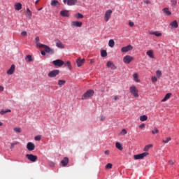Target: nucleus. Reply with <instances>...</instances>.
I'll return each mask as SVG.
<instances>
[{
  "label": "nucleus",
  "instance_id": "55",
  "mask_svg": "<svg viewBox=\"0 0 179 179\" xmlns=\"http://www.w3.org/2000/svg\"><path fill=\"white\" fill-rule=\"evenodd\" d=\"M21 35H22V36H27V32H26V31H22V32H21Z\"/></svg>",
  "mask_w": 179,
  "mask_h": 179
},
{
  "label": "nucleus",
  "instance_id": "62",
  "mask_svg": "<svg viewBox=\"0 0 179 179\" xmlns=\"http://www.w3.org/2000/svg\"><path fill=\"white\" fill-rule=\"evenodd\" d=\"M3 124L0 122V127H2Z\"/></svg>",
  "mask_w": 179,
  "mask_h": 179
},
{
  "label": "nucleus",
  "instance_id": "29",
  "mask_svg": "<svg viewBox=\"0 0 179 179\" xmlns=\"http://www.w3.org/2000/svg\"><path fill=\"white\" fill-rule=\"evenodd\" d=\"M151 148H153V144H149L145 145L143 150L144 152H148V150H149V149H150Z\"/></svg>",
  "mask_w": 179,
  "mask_h": 179
},
{
  "label": "nucleus",
  "instance_id": "28",
  "mask_svg": "<svg viewBox=\"0 0 179 179\" xmlns=\"http://www.w3.org/2000/svg\"><path fill=\"white\" fill-rule=\"evenodd\" d=\"M64 66L67 67L69 71H72V65H71V62L67 61L64 64Z\"/></svg>",
  "mask_w": 179,
  "mask_h": 179
},
{
  "label": "nucleus",
  "instance_id": "14",
  "mask_svg": "<svg viewBox=\"0 0 179 179\" xmlns=\"http://www.w3.org/2000/svg\"><path fill=\"white\" fill-rule=\"evenodd\" d=\"M15 68V64H12L10 68L7 71V75H13Z\"/></svg>",
  "mask_w": 179,
  "mask_h": 179
},
{
  "label": "nucleus",
  "instance_id": "10",
  "mask_svg": "<svg viewBox=\"0 0 179 179\" xmlns=\"http://www.w3.org/2000/svg\"><path fill=\"white\" fill-rule=\"evenodd\" d=\"M149 155V152H143L142 154H138L134 155L135 160H139V159H143L144 157H146V156Z\"/></svg>",
  "mask_w": 179,
  "mask_h": 179
},
{
  "label": "nucleus",
  "instance_id": "19",
  "mask_svg": "<svg viewBox=\"0 0 179 179\" xmlns=\"http://www.w3.org/2000/svg\"><path fill=\"white\" fill-rule=\"evenodd\" d=\"M56 47H57L58 48H65V45H64V43H62V42H61V41L59 40L56 41Z\"/></svg>",
  "mask_w": 179,
  "mask_h": 179
},
{
  "label": "nucleus",
  "instance_id": "2",
  "mask_svg": "<svg viewBox=\"0 0 179 179\" xmlns=\"http://www.w3.org/2000/svg\"><path fill=\"white\" fill-rule=\"evenodd\" d=\"M94 94V90H87L82 96V100H87V99H90Z\"/></svg>",
  "mask_w": 179,
  "mask_h": 179
},
{
  "label": "nucleus",
  "instance_id": "61",
  "mask_svg": "<svg viewBox=\"0 0 179 179\" xmlns=\"http://www.w3.org/2000/svg\"><path fill=\"white\" fill-rule=\"evenodd\" d=\"M38 2H40V0H37V1L35 2V5H37V3H38Z\"/></svg>",
  "mask_w": 179,
  "mask_h": 179
},
{
  "label": "nucleus",
  "instance_id": "50",
  "mask_svg": "<svg viewBox=\"0 0 179 179\" xmlns=\"http://www.w3.org/2000/svg\"><path fill=\"white\" fill-rule=\"evenodd\" d=\"M41 137L40 136H36L35 137V141H41Z\"/></svg>",
  "mask_w": 179,
  "mask_h": 179
},
{
  "label": "nucleus",
  "instance_id": "24",
  "mask_svg": "<svg viewBox=\"0 0 179 179\" xmlns=\"http://www.w3.org/2000/svg\"><path fill=\"white\" fill-rule=\"evenodd\" d=\"M172 95L173 94L171 93L166 94L164 99L162 100V102L164 103L165 101H167V100H169V99H170V97H171Z\"/></svg>",
  "mask_w": 179,
  "mask_h": 179
},
{
  "label": "nucleus",
  "instance_id": "18",
  "mask_svg": "<svg viewBox=\"0 0 179 179\" xmlns=\"http://www.w3.org/2000/svg\"><path fill=\"white\" fill-rule=\"evenodd\" d=\"M69 163V159L66 157H65L63 160H62L61 164H62L63 167H65V166H67Z\"/></svg>",
  "mask_w": 179,
  "mask_h": 179
},
{
  "label": "nucleus",
  "instance_id": "48",
  "mask_svg": "<svg viewBox=\"0 0 179 179\" xmlns=\"http://www.w3.org/2000/svg\"><path fill=\"white\" fill-rule=\"evenodd\" d=\"M100 121H106V116L101 115L100 117Z\"/></svg>",
  "mask_w": 179,
  "mask_h": 179
},
{
  "label": "nucleus",
  "instance_id": "23",
  "mask_svg": "<svg viewBox=\"0 0 179 179\" xmlns=\"http://www.w3.org/2000/svg\"><path fill=\"white\" fill-rule=\"evenodd\" d=\"M85 59H78L76 62H77V65L78 67L82 66V65H83L85 64Z\"/></svg>",
  "mask_w": 179,
  "mask_h": 179
},
{
  "label": "nucleus",
  "instance_id": "49",
  "mask_svg": "<svg viewBox=\"0 0 179 179\" xmlns=\"http://www.w3.org/2000/svg\"><path fill=\"white\" fill-rule=\"evenodd\" d=\"M122 134H123V135H127V129H123L122 130Z\"/></svg>",
  "mask_w": 179,
  "mask_h": 179
},
{
  "label": "nucleus",
  "instance_id": "9",
  "mask_svg": "<svg viewBox=\"0 0 179 179\" xmlns=\"http://www.w3.org/2000/svg\"><path fill=\"white\" fill-rule=\"evenodd\" d=\"M52 64L55 65V66H58L59 68H61V66H62V65H64L65 62L62 59H56L52 62Z\"/></svg>",
  "mask_w": 179,
  "mask_h": 179
},
{
  "label": "nucleus",
  "instance_id": "32",
  "mask_svg": "<svg viewBox=\"0 0 179 179\" xmlns=\"http://www.w3.org/2000/svg\"><path fill=\"white\" fill-rule=\"evenodd\" d=\"M12 110H10V109H7L6 110H1L0 111V114L1 115H3L4 114H6L7 113H11Z\"/></svg>",
  "mask_w": 179,
  "mask_h": 179
},
{
  "label": "nucleus",
  "instance_id": "37",
  "mask_svg": "<svg viewBox=\"0 0 179 179\" xmlns=\"http://www.w3.org/2000/svg\"><path fill=\"white\" fill-rule=\"evenodd\" d=\"M65 83H66V81H65V80H58L59 86H62V85H65Z\"/></svg>",
  "mask_w": 179,
  "mask_h": 179
},
{
  "label": "nucleus",
  "instance_id": "40",
  "mask_svg": "<svg viewBox=\"0 0 179 179\" xmlns=\"http://www.w3.org/2000/svg\"><path fill=\"white\" fill-rule=\"evenodd\" d=\"M107 55V51L103 50L101 51V57H106Z\"/></svg>",
  "mask_w": 179,
  "mask_h": 179
},
{
  "label": "nucleus",
  "instance_id": "16",
  "mask_svg": "<svg viewBox=\"0 0 179 179\" xmlns=\"http://www.w3.org/2000/svg\"><path fill=\"white\" fill-rule=\"evenodd\" d=\"M162 12L164 13L165 16H171V11H170L169 8H163Z\"/></svg>",
  "mask_w": 179,
  "mask_h": 179
},
{
  "label": "nucleus",
  "instance_id": "43",
  "mask_svg": "<svg viewBox=\"0 0 179 179\" xmlns=\"http://www.w3.org/2000/svg\"><path fill=\"white\" fill-rule=\"evenodd\" d=\"M27 16H29L30 17H31V16H32L31 11L30 10L29 8L27 9Z\"/></svg>",
  "mask_w": 179,
  "mask_h": 179
},
{
  "label": "nucleus",
  "instance_id": "63",
  "mask_svg": "<svg viewBox=\"0 0 179 179\" xmlns=\"http://www.w3.org/2000/svg\"><path fill=\"white\" fill-rule=\"evenodd\" d=\"M41 9H43V8H38V10H41Z\"/></svg>",
  "mask_w": 179,
  "mask_h": 179
},
{
  "label": "nucleus",
  "instance_id": "41",
  "mask_svg": "<svg viewBox=\"0 0 179 179\" xmlns=\"http://www.w3.org/2000/svg\"><path fill=\"white\" fill-rule=\"evenodd\" d=\"M152 135H155V134H159V129L157 128H155L154 130H152Z\"/></svg>",
  "mask_w": 179,
  "mask_h": 179
},
{
  "label": "nucleus",
  "instance_id": "12",
  "mask_svg": "<svg viewBox=\"0 0 179 179\" xmlns=\"http://www.w3.org/2000/svg\"><path fill=\"white\" fill-rule=\"evenodd\" d=\"M134 48V47H132V45H129L127 46H125V47H123L121 48V51L122 52H128V51H131Z\"/></svg>",
  "mask_w": 179,
  "mask_h": 179
},
{
  "label": "nucleus",
  "instance_id": "27",
  "mask_svg": "<svg viewBox=\"0 0 179 179\" xmlns=\"http://www.w3.org/2000/svg\"><path fill=\"white\" fill-rule=\"evenodd\" d=\"M133 78H134V80H135L137 83H139V82H141V80H139V75L138 74V73H136L133 75Z\"/></svg>",
  "mask_w": 179,
  "mask_h": 179
},
{
  "label": "nucleus",
  "instance_id": "47",
  "mask_svg": "<svg viewBox=\"0 0 179 179\" xmlns=\"http://www.w3.org/2000/svg\"><path fill=\"white\" fill-rule=\"evenodd\" d=\"M145 127H146V124H145V123H143L138 127V128H140V129H142L145 128Z\"/></svg>",
  "mask_w": 179,
  "mask_h": 179
},
{
  "label": "nucleus",
  "instance_id": "36",
  "mask_svg": "<svg viewBox=\"0 0 179 179\" xmlns=\"http://www.w3.org/2000/svg\"><path fill=\"white\" fill-rule=\"evenodd\" d=\"M171 6L176 8L177 6V0H171Z\"/></svg>",
  "mask_w": 179,
  "mask_h": 179
},
{
  "label": "nucleus",
  "instance_id": "31",
  "mask_svg": "<svg viewBox=\"0 0 179 179\" xmlns=\"http://www.w3.org/2000/svg\"><path fill=\"white\" fill-rule=\"evenodd\" d=\"M76 19H83V15H82L80 13H78L75 14Z\"/></svg>",
  "mask_w": 179,
  "mask_h": 179
},
{
  "label": "nucleus",
  "instance_id": "25",
  "mask_svg": "<svg viewBox=\"0 0 179 179\" xmlns=\"http://www.w3.org/2000/svg\"><path fill=\"white\" fill-rule=\"evenodd\" d=\"M14 9H15V10H20V9H22V3H15L14 5Z\"/></svg>",
  "mask_w": 179,
  "mask_h": 179
},
{
  "label": "nucleus",
  "instance_id": "8",
  "mask_svg": "<svg viewBox=\"0 0 179 179\" xmlns=\"http://www.w3.org/2000/svg\"><path fill=\"white\" fill-rule=\"evenodd\" d=\"M113 14V10H108L106 11L104 15V19L106 22H108L110 20V18L111 17V15Z\"/></svg>",
  "mask_w": 179,
  "mask_h": 179
},
{
  "label": "nucleus",
  "instance_id": "46",
  "mask_svg": "<svg viewBox=\"0 0 179 179\" xmlns=\"http://www.w3.org/2000/svg\"><path fill=\"white\" fill-rule=\"evenodd\" d=\"M106 169H113V164H108L106 166Z\"/></svg>",
  "mask_w": 179,
  "mask_h": 179
},
{
  "label": "nucleus",
  "instance_id": "35",
  "mask_svg": "<svg viewBox=\"0 0 179 179\" xmlns=\"http://www.w3.org/2000/svg\"><path fill=\"white\" fill-rule=\"evenodd\" d=\"M156 76L158 79H160V78H162V71L157 70L156 71Z\"/></svg>",
  "mask_w": 179,
  "mask_h": 179
},
{
  "label": "nucleus",
  "instance_id": "56",
  "mask_svg": "<svg viewBox=\"0 0 179 179\" xmlns=\"http://www.w3.org/2000/svg\"><path fill=\"white\" fill-rule=\"evenodd\" d=\"M104 154L108 156V155H110V150H105Z\"/></svg>",
  "mask_w": 179,
  "mask_h": 179
},
{
  "label": "nucleus",
  "instance_id": "39",
  "mask_svg": "<svg viewBox=\"0 0 179 179\" xmlns=\"http://www.w3.org/2000/svg\"><path fill=\"white\" fill-rule=\"evenodd\" d=\"M27 59H28V62H33V58L31 57V55H28L26 57Z\"/></svg>",
  "mask_w": 179,
  "mask_h": 179
},
{
  "label": "nucleus",
  "instance_id": "53",
  "mask_svg": "<svg viewBox=\"0 0 179 179\" xmlns=\"http://www.w3.org/2000/svg\"><path fill=\"white\" fill-rule=\"evenodd\" d=\"M169 163L170 166H173V164H174V161L171 159L169 161Z\"/></svg>",
  "mask_w": 179,
  "mask_h": 179
},
{
  "label": "nucleus",
  "instance_id": "44",
  "mask_svg": "<svg viewBox=\"0 0 179 179\" xmlns=\"http://www.w3.org/2000/svg\"><path fill=\"white\" fill-rule=\"evenodd\" d=\"M170 141H171V138L168 137V138H166V140L162 141V142H163L164 143H169V142H170Z\"/></svg>",
  "mask_w": 179,
  "mask_h": 179
},
{
  "label": "nucleus",
  "instance_id": "52",
  "mask_svg": "<svg viewBox=\"0 0 179 179\" xmlns=\"http://www.w3.org/2000/svg\"><path fill=\"white\" fill-rule=\"evenodd\" d=\"M35 41L36 42V47H37V43H38V41H40V38L38 36L36 37Z\"/></svg>",
  "mask_w": 179,
  "mask_h": 179
},
{
  "label": "nucleus",
  "instance_id": "7",
  "mask_svg": "<svg viewBox=\"0 0 179 179\" xmlns=\"http://www.w3.org/2000/svg\"><path fill=\"white\" fill-rule=\"evenodd\" d=\"M59 75V70H53L48 73V76L49 78H56Z\"/></svg>",
  "mask_w": 179,
  "mask_h": 179
},
{
  "label": "nucleus",
  "instance_id": "4",
  "mask_svg": "<svg viewBox=\"0 0 179 179\" xmlns=\"http://www.w3.org/2000/svg\"><path fill=\"white\" fill-rule=\"evenodd\" d=\"M63 3L68 6H74L78 3V0H63Z\"/></svg>",
  "mask_w": 179,
  "mask_h": 179
},
{
  "label": "nucleus",
  "instance_id": "15",
  "mask_svg": "<svg viewBox=\"0 0 179 179\" xmlns=\"http://www.w3.org/2000/svg\"><path fill=\"white\" fill-rule=\"evenodd\" d=\"M60 15L63 17H69V10H62V11H60Z\"/></svg>",
  "mask_w": 179,
  "mask_h": 179
},
{
  "label": "nucleus",
  "instance_id": "13",
  "mask_svg": "<svg viewBox=\"0 0 179 179\" xmlns=\"http://www.w3.org/2000/svg\"><path fill=\"white\" fill-rule=\"evenodd\" d=\"M82 22L79 21H72L71 22V26L72 27H82Z\"/></svg>",
  "mask_w": 179,
  "mask_h": 179
},
{
  "label": "nucleus",
  "instance_id": "22",
  "mask_svg": "<svg viewBox=\"0 0 179 179\" xmlns=\"http://www.w3.org/2000/svg\"><path fill=\"white\" fill-rule=\"evenodd\" d=\"M51 6H57V8L59 6L60 3L59 1L57 0H52L50 3Z\"/></svg>",
  "mask_w": 179,
  "mask_h": 179
},
{
  "label": "nucleus",
  "instance_id": "54",
  "mask_svg": "<svg viewBox=\"0 0 179 179\" xmlns=\"http://www.w3.org/2000/svg\"><path fill=\"white\" fill-rule=\"evenodd\" d=\"M144 3H145L146 5H149L150 3H151V2L149 0H146V1H144Z\"/></svg>",
  "mask_w": 179,
  "mask_h": 179
},
{
  "label": "nucleus",
  "instance_id": "60",
  "mask_svg": "<svg viewBox=\"0 0 179 179\" xmlns=\"http://www.w3.org/2000/svg\"><path fill=\"white\" fill-rule=\"evenodd\" d=\"M90 62H91V64H93V63L94 62V59H90Z\"/></svg>",
  "mask_w": 179,
  "mask_h": 179
},
{
  "label": "nucleus",
  "instance_id": "59",
  "mask_svg": "<svg viewBox=\"0 0 179 179\" xmlns=\"http://www.w3.org/2000/svg\"><path fill=\"white\" fill-rule=\"evenodd\" d=\"M114 100H115V101L118 100V96H114Z\"/></svg>",
  "mask_w": 179,
  "mask_h": 179
},
{
  "label": "nucleus",
  "instance_id": "3",
  "mask_svg": "<svg viewBox=\"0 0 179 179\" xmlns=\"http://www.w3.org/2000/svg\"><path fill=\"white\" fill-rule=\"evenodd\" d=\"M130 93L134 96V97H139L138 90L135 86H131L129 88Z\"/></svg>",
  "mask_w": 179,
  "mask_h": 179
},
{
  "label": "nucleus",
  "instance_id": "51",
  "mask_svg": "<svg viewBox=\"0 0 179 179\" xmlns=\"http://www.w3.org/2000/svg\"><path fill=\"white\" fill-rule=\"evenodd\" d=\"M134 24H135L134 22H129V26H130V27H134Z\"/></svg>",
  "mask_w": 179,
  "mask_h": 179
},
{
  "label": "nucleus",
  "instance_id": "30",
  "mask_svg": "<svg viewBox=\"0 0 179 179\" xmlns=\"http://www.w3.org/2000/svg\"><path fill=\"white\" fill-rule=\"evenodd\" d=\"M108 45H109V47L113 48V47H114V45H115V42H114V40H113V39L109 40Z\"/></svg>",
  "mask_w": 179,
  "mask_h": 179
},
{
  "label": "nucleus",
  "instance_id": "26",
  "mask_svg": "<svg viewBox=\"0 0 179 179\" xmlns=\"http://www.w3.org/2000/svg\"><path fill=\"white\" fill-rule=\"evenodd\" d=\"M147 55L149 56L150 58H155V54L152 50H150L146 52Z\"/></svg>",
  "mask_w": 179,
  "mask_h": 179
},
{
  "label": "nucleus",
  "instance_id": "21",
  "mask_svg": "<svg viewBox=\"0 0 179 179\" xmlns=\"http://www.w3.org/2000/svg\"><path fill=\"white\" fill-rule=\"evenodd\" d=\"M170 26L172 29H177L178 27V22H177V20H174L170 23Z\"/></svg>",
  "mask_w": 179,
  "mask_h": 179
},
{
  "label": "nucleus",
  "instance_id": "33",
  "mask_svg": "<svg viewBox=\"0 0 179 179\" xmlns=\"http://www.w3.org/2000/svg\"><path fill=\"white\" fill-rule=\"evenodd\" d=\"M140 121L141 122L148 121V116L145 115H141L140 117Z\"/></svg>",
  "mask_w": 179,
  "mask_h": 179
},
{
  "label": "nucleus",
  "instance_id": "17",
  "mask_svg": "<svg viewBox=\"0 0 179 179\" xmlns=\"http://www.w3.org/2000/svg\"><path fill=\"white\" fill-rule=\"evenodd\" d=\"M148 33L151 36H156V37H161V36H162V33H160L157 31H149Z\"/></svg>",
  "mask_w": 179,
  "mask_h": 179
},
{
  "label": "nucleus",
  "instance_id": "42",
  "mask_svg": "<svg viewBox=\"0 0 179 179\" xmlns=\"http://www.w3.org/2000/svg\"><path fill=\"white\" fill-rule=\"evenodd\" d=\"M151 80H152V83H156V82H157V77L152 76L151 78Z\"/></svg>",
  "mask_w": 179,
  "mask_h": 179
},
{
  "label": "nucleus",
  "instance_id": "57",
  "mask_svg": "<svg viewBox=\"0 0 179 179\" xmlns=\"http://www.w3.org/2000/svg\"><path fill=\"white\" fill-rule=\"evenodd\" d=\"M4 88L2 85H0V92H3Z\"/></svg>",
  "mask_w": 179,
  "mask_h": 179
},
{
  "label": "nucleus",
  "instance_id": "45",
  "mask_svg": "<svg viewBox=\"0 0 179 179\" xmlns=\"http://www.w3.org/2000/svg\"><path fill=\"white\" fill-rule=\"evenodd\" d=\"M15 145H19V142H15V143H11L10 149H13V148H15Z\"/></svg>",
  "mask_w": 179,
  "mask_h": 179
},
{
  "label": "nucleus",
  "instance_id": "34",
  "mask_svg": "<svg viewBox=\"0 0 179 179\" xmlns=\"http://www.w3.org/2000/svg\"><path fill=\"white\" fill-rule=\"evenodd\" d=\"M115 147L117 148V149H118L119 150H122V145H121V143H120L119 142H117L115 143Z\"/></svg>",
  "mask_w": 179,
  "mask_h": 179
},
{
  "label": "nucleus",
  "instance_id": "5",
  "mask_svg": "<svg viewBox=\"0 0 179 179\" xmlns=\"http://www.w3.org/2000/svg\"><path fill=\"white\" fill-rule=\"evenodd\" d=\"M134 57L130 55H126L123 57V62L124 64H131V62H132V61H134Z\"/></svg>",
  "mask_w": 179,
  "mask_h": 179
},
{
  "label": "nucleus",
  "instance_id": "6",
  "mask_svg": "<svg viewBox=\"0 0 179 179\" xmlns=\"http://www.w3.org/2000/svg\"><path fill=\"white\" fill-rule=\"evenodd\" d=\"M27 159L29 160L30 162H32V163H34V162L37 161L38 157L36 155H32V154H27L26 155Z\"/></svg>",
  "mask_w": 179,
  "mask_h": 179
},
{
  "label": "nucleus",
  "instance_id": "64",
  "mask_svg": "<svg viewBox=\"0 0 179 179\" xmlns=\"http://www.w3.org/2000/svg\"><path fill=\"white\" fill-rule=\"evenodd\" d=\"M83 1H86V0H83Z\"/></svg>",
  "mask_w": 179,
  "mask_h": 179
},
{
  "label": "nucleus",
  "instance_id": "20",
  "mask_svg": "<svg viewBox=\"0 0 179 179\" xmlns=\"http://www.w3.org/2000/svg\"><path fill=\"white\" fill-rule=\"evenodd\" d=\"M106 66H108V68H111L113 70L117 69V66H115V65L111 62H108Z\"/></svg>",
  "mask_w": 179,
  "mask_h": 179
},
{
  "label": "nucleus",
  "instance_id": "1",
  "mask_svg": "<svg viewBox=\"0 0 179 179\" xmlns=\"http://www.w3.org/2000/svg\"><path fill=\"white\" fill-rule=\"evenodd\" d=\"M37 47H39V48H44L45 52H48V54L54 53V50L51 49V48L48 47L47 45H43L42 43H37Z\"/></svg>",
  "mask_w": 179,
  "mask_h": 179
},
{
  "label": "nucleus",
  "instance_id": "58",
  "mask_svg": "<svg viewBox=\"0 0 179 179\" xmlns=\"http://www.w3.org/2000/svg\"><path fill=\"white\" fill-rule=\"evenodd\" d=\"M41 52L42 55H45V51H41Z\"/></svg>",
  "mask_w": 179,
  "mask_h": 179
},
{
  "label": "nucleus",
  "instance_id": "38",
  "mask_svg": "<svg viewBox=\"0 0 179 179\" xmlns=\"http://www.w3.org/2000/svg\"><path fill=\"white\" fill-rule=\"evenodd\" d=\"M13 130L15 132H17V134H20V132H22V129L20 127H15Z\"/></svg>",
  "mask_w": 179,
  "mask_h": 179
},
{
  "label": "nucleus",
  "instance_id": "11",
  "mask_svg": "<svg viewBox=\"0 0 179 179\" xmlns=\"http://www.w3.org/2000/svg\"><path fill=\"white\" fill-rule=\"evenodd\" d=\"M27 150H29V152H31V151L34 150V149H36V145H34V143H33L31 142H29L27 144Z\"/></svg>",
  "mask_w": 179,
  "mask_h": 179
}]
</instances>
